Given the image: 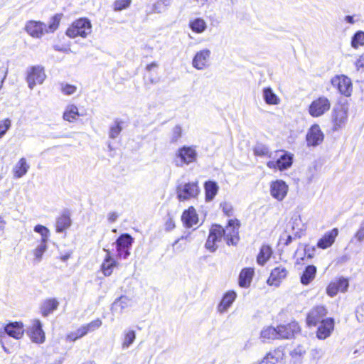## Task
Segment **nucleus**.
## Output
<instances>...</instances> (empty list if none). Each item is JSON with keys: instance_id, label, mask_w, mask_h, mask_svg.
Here are the masks:
<instances>
[{"instance_id": "1", "label": "nucleus", "mask_w": 364, "mask_h": 364, "mask_svg": "<svg viewBox=\"0 0 364 364\" xmlns=\"http://www.w3.org/2000/svg\"><path fill=\"white\" fill-rule=\"evenodd\" d=\"M92 32V25L87 18H79L75 21L67 29L66 35L72 38L77 36L86 38Z\"/></svg>"}, {"instance_id": "2", "label": "nucleus", "mask_w": 364, "mask_h": 364, "mask_svg": "<svg viewBox=\"0 0 364 364\" xmlns=\"http://www.w3.org/2000/svg\"><path fill=\"white\" fill-rule=\"evenodd\" d=\"M200 193L198 181L181 183L176 188L177 198L180 201L196 198Z\"/></svg>"}, {"instance_id": "3", "label": "nucleus", "mask_w": 364, "mask_h": 364, "mask_svg": "<svg viewBox=\"0 0 364 364\" xmlns=\"http://www.w3.org/2000/svg\"><path fill=\"white\" fill-rule=\"evenodd\" d=\"M331 102L325 96L314 100L309 107V114L313 117H319L329 111Z\"/></svg>"}, {"instance_id": "4", "label": "nucleus", "mask_w": 364, "mask_h": 364, "mask_svg": "<svg viewBox=\"0 0 364 364\" xmlns=\"http://www.w3.org/2000/svg\"><path fill=\"white\" fill-rule=\"evenodd\" d=\"M348 108L346 105H336L332 112L333 129L338 130L343 127L348 120Z\"/></svg>"}, {"instance_id": "5", "label": "nucleus", "mask_w": 364, "mask_h": 364, "mask_svg": "<svg viewBox=\"0 0 364 364\" xmlns=\"http://www.w3.org/2000/svg\"><path fill=\"white\" fill-rule=\"evenodd\" d=\"M46 77V75L43 67L39 65L31 67L27 70L26 81L28 87L33 90L37 84H42Z\"/></svg>"}, {"instance_id": "6", "label": "nucleus", "mask_w": 364, "mask_h": 364, "mask_svg": "<svg viewBox=\"0 0 364 364\" xmlns=\"http://www.w3.org/2000/svg\"><path fill=\"white\" fill-rule=\"evenodd\" d=\"M332 85L337 88L338 92L346 96L349 97L353 92V85L351 80L343 75H336L331 79Z\"/></svg>"}, {"instance_id": "7", "label": "nucleus", "mask_w": 364, "mask_h": 364, "mask_svg": "<svg viewBox=\"0 0 364 364\" xmlns=\"http://www.w3.org/2000/svg\"><path fill=\"white\" fill-rule=\"evenodd\" d=\"M293 154L284 151L278 152V159L271 161L267 163V166L270 168H278L280 171L287 170L292 165Z\"/></svg>"}, {"instance_id": "8", "label": "nucleus", "mask_w": 364, "mask_h": 364, "mask_svg": "<svg viewBox=\"0 0 364 364\" xmlns=\"http://www.w3.org/2000/svg\"><path fill=\"white\" fill-rule=\"evenodd\" d=\"M178 158L180 159L181 164H177L178 166L183 164H190L197 160L198 154L196 147L193 146H184L178 149L176 153Z\"/></svg>"}, {"instance_id": "9", "label": "nucleus", "mask_w": 364, "mask_h": 364, "mask_svg": "<svg viewBox=\"0 0 364 364\" xmlns=\"http://www.w3.org/2000/svg\"><path fill=\"white\" fill-rule=\"evenodd\" d=\"M239 222L237 220H230L225 229L223 228V236L228 245H235L238 241Z\"/></svg>"}, {"instance_id": "10", "label": "nucleus", "mask_w": 364, "mask_h": 364, "mask_svg": "<svg viewBox=\"0 0 364 364\" xmlns=\"http://www.w3.org/2000/svg\"><path fill=\"white\" fill-rule=\"evenodd\" d=\"M324 135L320 127L315 124L308 130L306 136L308 146H318L323 141Z\"/></svg>"}, {"instance_id": "11", "label": "nucleus", "mask_w": 364, "mask_h": 364, "mask_svg": "<svg viewBox=\"0 0 364 364\" xmlns=\"http://www.w3.org/2000/svg\"><path fill=\"white\" fill-rule=\"evenodd\" d=\"M286 230L294 235V237H301L306 230V225L298 214H294L289 221Z\"/></svg>"}, {"instance_id": "12", "label": "nucleus", "mask_w": 364, "mask_h": 364, "mask_svg": "<svg viewBox=\"0 0 364 364\" xmlns=\"http://www.w3.org/2000/svg\"><path fill=\"white\" fill-rule=\"evenodd\" d=\"M210 54L211 52L208 48L198 51L192 60L193 67L199 70L207 68L209 66Z\"/></svg>"}, {"instance_id": "13", "label": "nucleus", "mask_w": 364, "mask_h": 364, "mask_svg": "<svg viewBox=\"0 0 364 364\" xmlns=\"http://www.w3.org/2000/svg\"><path fill=\"white\" fill-rule=\"evenodd\" d=\"M289 191L288 185L282 180H276L270 184L271 196L279 201H282L287 196Z\"/></svg>"}, {"instance_id": "14", "label": "nucleus", "mask_w": 364, "mask_h": 364, "mask_svg": "<svg viewBox=\"0 0 364 364\" xmlns=\"http://www.w3.org/2000/svg\"><path fill=\"white\" fill-rule=\"evenodd\" d=\"M223 228L219 225H213L208 240L205 242V247L210 252H215L218 248L217 242L222 237Z\"/></svg>"}, {"instance_id": "15", "label": "nucleus", "mask_w": 364, "mask_h": 364, "mask_svg": "<svg viewBox=\"0 0 364 364\" xmlns=\"http://www.w3.org/2000/svg\"><path fill=\"white\" fill-rule=\"evenodd\" d=\"M349 287L348 279L340 277L332 281L326 287V294L331 296H335L338 291L346 292Z\"/></svg>"}, {"instance_id": "16", "label": "nucleus", "mask_w": 364, "mask_h": 364, "mask_svg": "<svg viewBox=\"0 0 364 364\" xmlns=\"http://www.w3.org/2000/svg\"><path fill=\"white\" fill-rule=\"evenodd\" d=\"M31 341L36 343H43L45 341V333L42 329V323L39 319H33L32 325L28 331Z\"/></svg>"}, {"instance_id": "17", "label": "nucleus", "mask_w": 364, "mask_h": 364, "mask_svg": "<svg viewBox=\"0 0 364 364\" xmlns=\"http://www.w3.org/2000/svg\"><path fill=\"white\" fill-rule=\"evenodd\" d=\"M23 333L24 330L22 323L11 322L7 324L4 329H0V337L6 333L14 338L20 339L22 338Z\"/></svg>"}, {"instance_id": "18", "label": "nucleus", "mask_w": 364, "mask_h": 364, "mask_svg": "<svg viewBox=\"0 0 364 364\" xmlns=\"http://www.w3.org/2000/svg\"><path fill=\"white\" fill-rule=\"evenodd\" d=\"M27 33L33 38H41L46 30V25L41 21H30L26 25Z\"/></svg>"}, {"instance_id": "19", "label": "nucleus", "mask_w": 364, "mask_h": 364, "mask_svg": "<svg viewBox=\"0 0 364 364\" xmlns=\"http://www.w3.org/2000/svg\"><path fill=\"white\" fill-rule=\"evenodd\" d=\"M300 331L299 326L296 322H291L287 325L277 326V331L279 338H291Z\"/></svg>"}, {"instance_id": "20", "label": "nucleus", "mask_w": 364, "mask_h": 364, "mask_svg": "<svg viewBox=\"0 0 364 364\" xmlns=\"http://www.w3.org/2000/svg\"><path fill=\"white\" fill-rule=\"evenodd\" d=\"M326 309L323 306H318L312 309L306 318V323L309 326H316L318 322H321L323 317L326 315Z\"/></svg>"}, {"instance_id": "21", "label": "nucleus", "mask_w": 364, "mask_h": 364, "mask_svg": "<svg viewBox=\"0 0 364 364\" xmlns=\"http://www.w3.org/2000/svg\"><path fill=\"white\" fill-rule=\"evenodd\" d=\"M287 269L280 265L275 267L271 272L270 276L267 279V284L271 286L278 287L282 281L287 276Z\"/></svg>"}, {"instance_id": "22", "label": "nucleus", "mask_w": 364, "mask_h": 364, "mask_svg": "<svg viewBox=\"0 0 364 364\" xmlns=\"http://www.w3.org/2000/svg\"><path fill=\"white\" fill-rule=\"evenodd\" d=\"M237 294L235 291H228L223 296L220 302L218 305L217 310L220 314L226 312L235 301Z\"/></svg>"}, {"instance_id": "23", "label": "nucleus", "mask_w": 364, "mask_h": 364, "mask_svg": "<svg viewBox=\"0 0 364 364\" xmlns=\"http://www.w3.org/2000/svg\"><path fill=\"white\" fill-rule=\"evenodd\" d=\"M334 328V322L332 318H326L322 320L318 328L316 336L319 339H325L328 338Z\"/></svg>"}, {"instance_id": "24", "label": "nucleus", "mask_w": 364, "mask_h": 364, "mask_svg": "<svg viewBox=\"0 0 364 364\" xmlns=\"http://www.w3.org/2000/svg\"><path fill=\"white\" fill-rule=\"evenodd\" d=\"M338 231L337 228H333L329 232H327L317 242V247L321 249H326L331 247L336 237L338 236Z\"/></svg>"}, {"instance_id": "25", "label": "nucleus", "mask_w": 364, "mask_h": 364, "mask_svg": "<svg viewBox=\"0 0 364 364\" xmlns=\"http://www.w3.org/2000/svg\"><path fill=\"white\" fill-rule=\"evenodd\" d=\"M58 301L55 298L46 299L42 302L40 307L41 314L43 317H47L58 309Z\"/></svg>"}, {"instance_id": "26", "label": "nucleus", "mask_w": 364, "mask_h": 364, "mask_svg": "<svg viewBox=\"0 0 364 364\" xmlns=\"http://www.w3.org/2000/svg\"><path fill=\"white\" fill-rule=\"evenodd\" d=\"M181 220L187 228H191L196 225L198 222V218L195 208L190 207L188 210H186L182 214Z\"/></svg>"}, {"instance_id": "27", "label": "nucleus", "mask_w": 364, "mask_h": 364, "mask_svg": "<svg viewBox=\"0 0 364 364\" xmlns=\"http://www.w3.org/2000/svg\"><path fill=\"white\" fill-rule=\"evenodd\" d=\"M133 242V238L129 234H122L116 241L118 256H122L124 249H129Z\"/></svg>"}, {"instance_id": "28", "label": "nucleus", "mask_w": 364, "mask_h": 364, "mask_svg": "<svg viewBox=\"0 0 364 364\" xmlns=\"http://www.w3.org/2000/svg\"><path fill=\"white\" fill-rule=\"evenodd\" d=\"M29 168L30 166L28 164L26 158H21L13 167L12 172L14 173V176L16 178L23 177L27 173Z\"/></svg>"}, {"instance_id": "29", "label": "nucleus", "mask_w": 364, "mask_h": 364, "mask_svg": "<svg viewBox=\"0 0 364 364\" xmlns=\"http://www.w3.org/2000/svg\"><path fill=\"white\" fill-rule=\"evenodd\" d=\"M306 353V348L299 345L295 347L290 353L291 364H301Z\"/></svg>"}, {"instance_id": "30", "label": "nucleus", "mask_w": 364, "mask_h": 364, "mask_svg": "<svg viewBox=\"0 0 364 364\" xmlns=\"http://www.w3.org/2000/svg\"><path fill=\"white\" fill-rule=\"evenodd\" d=\"M273 252L272 247L267 245H263L257 255V262L258 264L263 266L269 259Z\"/></svg>"}, {"instance_id": "31", "label": "nucleus", "mask_w": 364, "mask_h": 364, "mask_svg": "<svg viewBox=\"0 0 364 364\" xmlns=\"http://www.w3.org/2000/svg\"><path fill=\"white\" fill-rule=\"evenodd\" d=\"M71 225V219L68 213H63L56 220V232H62Z\"/></svg>"}, {"instance_id": "32", "label": "nucleus", "mask_w": 364, "mask_h": 364, "mask_svg": "<svg viewBox=\"0 0 364 364\" xmlns=\"http://www.w3.org/2000/svg\"><path fill=\"white\" fill-rule=\"evenodd\" d=\"M262 97L264 102L269 105H278L281 102V99L270 87H266L263 90Z\"/></svg>"}, {"instance_id": "33", "label": "nucleus", "mask_w": 364, "mask_h": 364, "mask_svg": "<svg viewBox=\"0 0 364 364\" xmlns=\"http://www.w3.org/2000/svg\"><path fill=\"white\" fill-rule=\"evenodd\" d=\"M204 189L205 193V200L207 201H211L218 193L219 187L216 182L208 181L205 183Z\"/></svg>"}, {"instance_id": "34", "label": "nucleus", "mask_w": 364, "mask_h": 364, "mask_svg": "<svg viewBox=\"0 0 364 364\" xmlns=\"http://www.w3.org/2000/svg\"><path fill=\"white\" fill-rule=\"evenodd\" d=\"M316 268L314 265H309L305 269L301 277V282L304 284H309L315 277Z\"/></svg>"}, {"instance_id": "35", "label": "nucleus", "mask_w": 364, "mask_h": 364, "mask_svg": "<svg viewBox=\"0 0 364 364\" xmlns=\"http://www.w3.org/2000/svg\"><path fill=\"white\" fill-rule=\"evenodd\" d=\"M238 284L242 288H248L250 285V268H244L238 277Z\"/></svg>"}, {"instance_id": "36", "label": "nucleus", "mask_w": 364, "mask_h": 364, "mask_svg": "<svg viewBox=\"0 0 364 364\" xmlns=\"http://www.w3.org/2000/svg\"><path fill=\"white\" fill-rule=\"evenodd\" d=\"M189 26L193 31L197 33H201L207 28V23L204 19L196 18L190 21Z\"/></svg>"}, {"instance_id": "37", "label": "nucleus", "mask_w": 364, "mask_h": 364, "mask_svg": "<svg viewBox=\"0 0 364 364\" xmlns=\"http://www.w3.org/2000/svg\"><path fill=\"white\" fill-rule=\"evenodd\" d=\"M77 116H79L77 107L74 105H70L67 106L63 117L65 120L73 122Z\"/></svg>"}, {"instance_id": "38", "label": "nucleus", "mask_w": 364, "mask_h": 364, "mask_svg": "<svg viewBox=\"0 0 364 364\" xmlns=\"http://www.w3.org/2000/svg\"><path fill=\"white\" fill-rule=\"evenodd\" d=\"M136 339V333L134 330L124 331L122 348L127 349Z\"/></svg>"}, {"instance_id": "39", "label": "nucleus", "mask_w": 364, "mask_h": 364, "mask_svg": "<svg viewBox=\"0 0 364 364\" xmlns=\"http://www.w3.org/2000/svg\"><path fill=\"white\" fill-rule=\"evenodd\" d=\"M261 338L264 340L277 339L279 338L277 327L268 326L262 329L260 333Z\"/></svg>"}, {"instance_id": "40", "label": "nucleus", "mask_w": 364, "mask_h": 364, "mask_svg": "<svg viewBox=\"0 0 364 364\" xmlns=\"http://www.w3.org/2000/svg\"><path fill=\"white\" fill-rule=\"evenodd\" d=\"M116 265V262L112 259L109 253L102 264V271L105 276H109L112 272V267Z\"/></svg>"}, {"instance_id": "41", "label": "nucleus", "mask_w": 364, "mask_h": 364, "mask_svg": "<svg viewBox=\"0 0 364 364\" xmlns=\"http://www.w3.org/2000/svg\"><path fill=\"white\" fill-rule=\"evenodd\" d=\"M132 304V301L130 298L127 296H122L114 302L113 306L119 307L120 311H122L124 309L131 306Z\"/></svg>"}, {"instance_id": "42", "label": "nucleus", "mask_w": 364, "mask_h": 364, "mask_svg": "<svg viewBox=\"0 0 364 364\" xmlns=\"http://www.w3.org/2000/svg\"><path fill=\"white\" fill-rule=\"evenodd\" d=\"M61 14H55L53 16L49 23V25L46 26V33H53L59 26L60 21L61 20Z\"/></svg>"}, {"instance_id": "43", "label": "nucleus", "mask_w": 364, "mask_h": 364, "mask_svg": "<svg viewBox=\"0 0 364 364\" xmlns=\"http://www.w3.org/2000/svg\"><path fill=\"white\" fill-rule=\"evenodd\" d=\"M34 231L41 235V242H47L50 236V230L42 225H37L34 227Z\"/></svg>"}, {"instance_id": "44", "label": "nucleus", "mask_w": 364, "mask_h": 364, "mask_svg": "<svg viewBox=\"0 0 364 364\" xmlns=\"http://www.w3.org/2000/svg\"><path fill=\"white\" fill-rule=\"evenodd\" d=\"M46 243L47 242H40V244L33 250V255L38 262L41 260L43 255L47 250Z\"/></svg>"}, {"instance_id": "45", "label": "nucleus", "mask_w": 364, "mask_h": 364, "mask_svg": "<svg viewBox=\"0 0 364 364\" xmlns=\"http://www.w3.org/2000/svg\"><path fill=\"white\" fill-rule=\"evenodd\" d=\"M364 45V32L358 31L353 37L351 46L354 48H358Z\"/></svg>"}, {"instance_id": "46", "label": "nucleus", "mask_w": 364, "mask_h": 364, "mask_svg": "<svg viewBox=\"0 0 364 364\" xmlns=\"http://www.w3.org/2000/svg\"><path fill=\"white\" fill-rule=\"evenodd\" d=\"M86 334H87V332H86L85 328L83 327V326H82L80 328L77 329L75 331L71 332L69 334H68L67 340L70 341H75L77 339L83 337Z\"/></svg>"}, {"instance_id": "47", "label": "nucleus", "mask_w": 364, "mask_h": 364, "mask_svg": "<svg viewBox=\"0 0 364 364\" xmlns=\"http://www.w3.org/2000/svg\"><path fill=\"white\" fill-rule=\"evenodd\" d=\"M182 136V128L180 125H176L171 130L170 143H176Z\"/></svg>"}, {"instance_id": "48", "label": "nucleus", "mask_w": 364, "mask_h": 364, "mask_svg": "<svg viewBox=\"0 0 364 364\" xmlns=\"http://www.w3.org/2000/svg\"><path fill=\"white\" fill-rule=\"evenodd\" d=\"M295 238L296 237H294L291 232L285 230V232L280 237L279 242L282 245L287 246L291 244L292 240Z\"/></svg>"}, {"instance_id": "49", "label": "nucleus", "mask_w": 364, "mask_h": 364, "mask_svg": "<svg viewBox=\"0 0 364 364\" xmlns=\"http://www.w3.org/2000/svg\"><path fill=\"white\" fill-rule=\"evenodd\" d=\"M102 324V321L100 318H97L90 323L84 325L83 327L85 328L87 333L89 332L95 331V330L98 329Z\"/></svg>"}, {"instance_id": "50", "label": "nucleus", "mask_w": 364, "mask_h": 364, "mask_svg": "<svg viewBox=\"0 0 364 364\" xmlns=\"http://www.w3.org/2000/svg\"><path fill=\"white\" fill-rule=\"evenodd\" d=\"M122 128L121 126V122L119 121H115V124L110 127L109 136L112 139H115L120 134Z\"/></svg>"}, {"instance_id": "51", "label": "nucleus", "mask_w": 364, "mask_h": 364, "mask_svg": "<svg viewBox=\"0 0 364 364\" xmlns=\"http://www.w3.org/2000/svg\"><path fill=\"white\" fill-rule=\"evenodd\" d=\"M131 0H116L113 4L114 11H122L129 6Z\"/></svg>"}, {"instance_id": "52", "label": "nucleus", "mask_w": 364, "mask_h": 364, "mask_svg": "<svg viewBox=\"0 0 364 364\" xmlns=\"http://www.w3.org/2000/svg\"><path fill=\"white\" fill-rule=\"evenodd\" d=\"M254 153L257 156H267L269 154V149L262 144H257L254 149Z\"/></svg>"}, {"instance_id": "53", "label": "nucleus", "mask_w": 364, "mask_h": 364, "mask_svg": "<svg viewBox=\"0 0 364 364\" xmlns=\"http://www.w3.org/2000/svg\"><path fill=\"white\" fill-rule=\"evenodd\" d=\"M77 87L70 84H61V91L66 95H70L75 93Z\"/></svg>"}, {"instance_id": "54", "label": "nucleus", "mask_w": 364, "mask_h": 364, "mask_svg": "<svg viewBox=\"0 0 364 364\" xmlns=\"http://www.w3.org/2000/svg\"><path fill=\"white\" fill-rule=\"evenodd\" d=\"M354 238L359 242L364 240V220L360 223L359 228L354 235Z\"/></svg>"}, {"instance_id": "55", "label": "nucleus", "mask_w": 364, "mask_h": 364, "mask_svg": "<svg viewBox=\"0 0 364 364\" xmlns=\"http://www.w3.org/2000/svg\"><path fill=\"white\" fill-rule=\"evenodd\" d=\"M277 361L275 355L269 353L258 364H276Z\"/></svg>"}, {"instance_id": "56", "label": "nucleus", "mask_w": 364, "mask_h": 364, "mask_svg": "<svg viewBox=\"0 0 364 364\" xmlns=\"http://www.w3.org/2000/svg\"><path fill=\"white\" fill-rule=\"evenodd\" d=\"M220 206L223 209V213L228 217H230L233 215V208L230 203L224 202L220 204Z\"/></svg>"}, {"instance_id": "57", "label": "nucleus", "mask_w": 364, "mask_h": 364, "mask_svg": "<svg viewBox=\"0 0 364 364\" xmlns=\"http://www.w3.org/2000/svg\"><path fill=\"white\" fill-rule=\"evenodd\" d=\"M11 126V121L8 119L0 123V138H1L7 132Z\"/></svg>"}, {"instance_id": "58", "label": "nucleus", "mask_w": 364, "mask_h": 364, "mask_svg": "<svg viewBox=\"0 0 364 364\" xmlns=\"http://www.w3.org/2000/svg\"><path fill=\"white\" fill-rule=\"evenodd\" d=\"M356 317L360 322H364V303L358 306L356 309Z\"/></svg>"}, {"instance_id": "59", "label": "nucleus", "mask_w": 364, "mask_h": 364, "mask_svg": "<svg viewBox=\"0 0 364 364\" xmlns=\"http://www.w3.org/2000/svg\"><path fill=\"white\" fill-rule=\"evenodd\" d=\"M357 70H364V53L355 62Z\"/></svg>"}, {"instance_id": "60", "label": "nucleus", "mask_w": 364, "mask_h": 364, "mask_svg": "<svg viewBox=\"0 0 364 364\" xmlns=\"http://www.w3.org/2000/svg\"><path fill=\"white\" fill-rule=\"evenodd\" d=\"M119 217V215L117 212H110L107 215V220L109 223L115 222Z\"/></svg>"}, {"instance_id": "61", "label": "nucleus", "mask_w": 364, "mask_h": 364, "mask_svg": "<svg viewBox=\"0 0 364 364\" xmlns=\"http://www.w3.org/2000/svg\"><path fill=\"white\" fill-rule=\"evenodd\" d=\"M6 77V71L3 68H0V89L2 87V84H3Z\"/></svg>"}, {"instance_id": "62", "label": "nucleus", "mask_w": 364, "mask_h": 364, "mask_svg": "<svg viewBox=\"0 0 364 364\" xmlns=\"http://www.w3.org/2000/svg\"><path fill=\"white\" fill-rule=\"evenodd\" d=\"M158 67V64L155 62H153L149 65H146V70L147 71H151L154 68H156Z\"/></svg>"}, {"instance_id": "63", "label": "nucleus", "mask_w": 364, "mask_h": 364, "mask_svg": "<svg viewBox=\"0 0 364 364\" xmlns=\"http://www.w3.org/2000/svg\"><path fill=\"white\" fill-rule=\"evenodd\" d=\"M346 22L353 24L355 23L354 18L353 16H346L344 18Z\"/></svg>"}, {"instance_id": "64", "label": "nucleus", "mask_w": 364, "mask_h": 364, "mask_svg": "<svg viewBox=\"0 0 364 364\" xmlns=\"http://www.w3.org/2000/svg\"><path fill=\"white\" fill-rule=\"evenodd\" d=\"M122 253H123V255L120 257H122L124 259H127L129 256V255H130L129 249H124L122 250Z\"/></svg>"}]
</instances>
